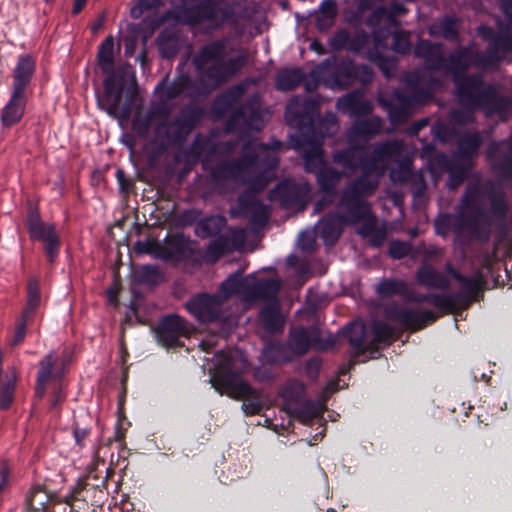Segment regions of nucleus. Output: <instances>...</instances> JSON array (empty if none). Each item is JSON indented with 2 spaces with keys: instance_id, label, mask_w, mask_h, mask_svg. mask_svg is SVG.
Segmentation results:
<instances>
[{
  "instance_id": "2",
  "label": "nucleus",
  "mask_w": 512,
  "mask_h": 512,
  "mask_svg": "<svg viewBox=\"0 0 512 512\" xmlns=\"http://www.w3.org/2000/svg\"><path fill=\"white\" fill-rule=\"evenodd\" d=\"M444 44L420 38L413 50L416 58L424 61L425 67L434 72L442 71L452 77L455 95L466 105L474 108H487L495 105L496 94L492 84H486L478 73L466 74L469 69L468 48L458 46L446 57Z\"/></svg>"
},
{
  "instance_id": "29",
  "label": "nucleus",
  "mask_w": 512,
  "mask_h": 512,
  "mask_svg": "<svg viewBox=\"0 0 512 512\" xmlns=\"http://www.w3.org/2000/svg\"><path fill=\"white\" fill-rule=\"evenodd\" d=\"M437 164L448 173V186L450 189L458 188L467 178L468 170L472 164H468L458 158H449L440 153L436 157Z\"/></svg>"
},
{
  "instance_id": "57",
  "label": "nucleus",
  "mask_w": 512,
  "mask_h": 512,
  "mask_svg": "<svg viewBox=\"0 0 512 512\" xmlns=\"http://www.w3.org/2000/svg\"><path fill=\"white\" fill-rule=\"evenodd\" d=\"M450 299L447 294H436V293H427V294H417L412 300L417 303H428L435 306L437 309L442 311L445 314H450Z\"/></svg>"
},
{
  "instance_id": "13",
  "label": "nucleus",
  "mask_w": 512,
  "mask_h": 512,
  "mask_svg": "<svg viewBox=\"0 0 512 512\" xmlns=\"http://www.w3.org/2000/svg\"><path fill=\"white\" fill-rule=\"evenodd\" d=\"M226 48V40H214L202 46L193 59L196 69L214 86L227 81L222 64Z\"/></svg>"
},
{
  "instance_id": "49",
  "label": "nucleus",
  "mask_w": 512,
  "mask_h": 512,
  "mask_svg": "<svg viewBox=\"0 0 512 512\" xmlns=\"http://www.w3.org/2000/svg\"><path fill=\"white\" fill-rule=\"evenodd\" d=\"M343 172L330 166H322L316 171V182L319 191H336L343 178Z\"/></svg>"
},
{
  "instance_id": "5",
  "label": "nucleus",
  "mask_w": 512,
  "mask_h": 512,
  "mask_svg": "<svg viewBox=\"0 0 512 512\" xmlns=\"http://www.w3.org/2000/svg\"><path fill=\"white\" fill-rule=\"evenodd\" d=\"M97 63L106 74L103 81V96L101 99L98 97V102L109 115H115L120 108L129 78L132 77L135 81L133 71L128 64L114 67V39L111 35L100 44Z\"/></svg>"
},
{
  "instance_id": "9",
  "label": "nucleus",
  "mask_w": 512,
  "mask_h": 512,
  "mask_svg": "<svg viewBox=\"0 0 512 512\" xmlns=\"http://www.w3.org/2000/svg\"><path fill=\"white\" fill-rule=\"evenodd\" d=\"M92 466L86 476L80 478L77 484L71 489L69 499L72 501H84L93 506H100L108 496V479L114 475V468L105 466V462Z\"/></svg>"
},
{
  "instance_id": "28",
  "label": "nucleus",
  "mask_w": 512,
  "mask_h": 512,
  "mask_svg": "<svg viewBox=\"0 0 512 512\" xmlns=\"http://www.w3.org/2000/svg\"><path fill=\"white\" fill-rule=\"evenodd\" d=\"M28 101L27 92L12 90L8 102L5 104L0 120L4 127L10 128L19 123L25 114Z\"/></svg>"
},
{
  "instance_id": "18",
  "label": "nucleus",
  "mask_w": 512,
  "mask_h": 512,
  "mask_svg": "<svg viewBox=\"0 0 512 512\" xmlns=\"http://www.w3.org/2000/svg\"><path fill=\"white\" fill-rule=\"evenodd\" d=\"M221 295L199 293L191 297L186 303V310L200 323H213L221 319Z\"/></svg>"
},
{
  "instance_id": "48",
  "label": "nucleus",
  "mask_w": 512,
  "mask_h": 512,
  "mask_svg": "<svg viewBox=\"0 0 512 512\" xmlns=\"http://www.w3.org/2000/svg\"><path fill=\"white\" fill-rule=\"evenodd\" d=\"M263 356L271 364H286L295 357L287 342L270 343L264 349Z\"/></svg>"
},
{
  "instance_id": "4",
  "label": "nucleus",
  "mask_w": 512,
  "mask_h": 512,
  "mask_svg": "<svg viewBox=\"0 0 512 512\" xmlns=\"http://www.w3.org/2000/svg\"><path fill=\"white\" fill-rule=\"evenodd\" d=\"M319 109L320 102L314 97L293 96L286 106V122L298 130L303 142H318L338 130L336 115L328 111L320 117Z\"/></svg>"
},
{
  "instance_id": "39",
  "label": "nucleus",
  "mask_w": 512,
  "mask_h": 512,
  "mask_svg": "<svg viewBox=\"0 0 512 512\" xmlns=\"http://www.w3.org/2000/svg\"><path fill=\"white\" fill-rule=\"evenodd\" d=\"M483 144L482 135L475 131L466 133L457 143V152L453 157L472 164L474 158L478 156L479 150Z\"/></svg>"
},
{
  "instance_id": "56",
  "label": "nucleus",
  "mask_w": 512,
  "mask_h": 512,
  "mask_svg": "<svg viewBox=\"0 0 512 512\" xmlns=\"http://www.w3.org/2000/svg\"><path fill=\"white\" fill-rule=\"evenodd\" d=\"M16 376L6 375L0 385V410L7 411L11 408L16 390Z\"/></svg>"
},
{
  "instance_id": "15",
  "label": "nucleus",
  "mask_w": 512,
  "mask_h": 512,
  "mask_svg": "<svg viewBox=\"0 0 512 512\" xmlns=\"http://www.w3.org/2000/svg\"><path fill=\"white\" fill-rule=\"evenodd\" d=\"M429 96V91L422 88L411 94L395 89L387 98L380 97L378 101L387 112L390 123L400 125L407 121L414 107Z\"/></svg>"
},
{
  "instance_id": "11",
  "label": "nucleus",
  "mask_w": 512,
  "mask_h": 512,
  "mask_svg": "<svg viewBox=\"0 0 512 512\" xmlns=\"http://www.w3.org/2000/svg\"><path fill=\"white\" fill-rule=\"evenodd\" d=\"M374 72L369 65L356 64L350 58H342L334 63L326 62L324 83L332 89H346L356 83L363 85L373 81Z\"/></svg>"
},
{
  "instance_id": "63",
  "label": "nucleus",
  "mask_w": 512,
  "mask_h": 512,
  "mask_svg": "<svg viewBox=\"0 0 512 512\" xmlns=\"http://www.w3.org/2000/svg\"><path fill=\"white\" fill-rule=\"evenodd\" d=\"M307 143L311 144L312 147L304 153V166L307 172H313L312 162H323V150L321 148L322 140H318V142Z\"/></svg>"
},
{
  "instance_id": "10",
  "label": "nucleus",
  "mask_w": 512,
  "mask_h": 512,
  "mask_svg": "<svg viewBox=\"0 0 512 512\" xmlns=\"http://www.w3.org/2000/svg\"><path fill=\"white\" fill-rule=\"evenodd\" d=\"M478 35L488 42L486 52L473 49L470 45L468 48V64L469 68L488 67L498 64L501 60L500 53L512 52V34L507 32H497L492 27L480 25L477 29Z\"/></svg>"
},
{
  "instance_id": "59",
  "label": "nucleus",
  "mask_w": 512,
  "mask_h": 512,
  "mask_svg": "<svg viewBox=\"0 0 512 512\" xmlns=\"http://www.w3.org/2000/svg\"><path fill=\"white\" fill-rule=\"evenodd\" d=\"M374 342L389 345L392 342L395 329L380 320H375L371 325Z\"/></svg>"
},
{
  "instance_id": "16",
  "label": "nucleus",
  "mask_w": 512,
  "mask_h": 512,
  "mask_svg": "<svg viewBox=\"0 0 512 512\" xmlns=\"http://www.w3.org/2000/svg\"><path fill=\"white\" fill-rule=\"evenodd\" d=\"M485 154L495 176L501 181L512 182V135L507 139L492 141Z\"/></svg>"
},
{
  "instance_id": "20",
  "label": "nucleus",
  "mask_w": 512,
  "mask_h": 512,
  "mask_svg": "<svg viewBox=\"0 0 512 512\" xmlns=\"http://www.w3.org/2000/svg\"><path fill=\"white\" fill-rule=\"evenodd\" d=\"M309 192L310 187L308 184H299L293 180L285 179L279 182L271 191V198L278 200L284 208L303 209Z\"/></svg>"
},
{
  "instance_id": "42",
  "label": "nucleus",
  "mask_w": 512,
  "mask_h": 512,
  "mask_svg": "<svg viewBox=\"0 0 512 512\" xmlns=\"http://www.w3.org/2000/svg\"><path fill=\"white\" fill-rule=\"evenodd\" d=\"M263 328L270 333H280L284 327V318L281 315L280 302L267 303L259 313Z\"/></svg>"
},
{
  "instance_id": "46",
  "label": "nucleus",
  "mask_w": 512,
  "mask_h": 512,
  "mask_svg": "<svg viewBox=\"0 0 512 512\" xmlns=\"http://www.w3.org/2000/svg\"><path fill=\"white\" fill-rule=\"evenodd\" d=\"M305 80V73L301 68L281 69L275 78L277 90L287 92L294 90Z\"/></svg>"
},
{
  "instance_id": "54",
  "label": "nucleus",
  "mask_w": 512,
  "mask_h": 512,
  "mask_svg": "<svg viewBox=\"0 0 512 512\" xmlns=\"http://www.w3.org/2000/svg\"><path fill=\"white\" fill-rule=\"evenodd\" d=\"M250 285L238 273L230 275L220 285V292L223 294L221 297L224 299L229 298L234 294L246 293L248 295V288Z\"/></svg>"
},
{
  "instance_id": "37",
  "label": "nucleus",
  "mask_w": 512,
  "mask_h": 512,
  "mask_svg": "<svg viewBox=\"0 0 512 512\" xmlns=\"http://www.w3.org/2000/svg\"><path fill=\"white\" fill-rule=\"evenodd\" d=\"M287 413L298 419L305 425L310 424L314 419L322 417L324 404L320 401L307 399L297 405H289L285 408Z\"/></svg>"
},
{
  "instance_id": "55",
  "label": "nucleus",
  "mask_w": 512,
  "mask_h": 512,
  "mask_svg": "<svg viewBox=\"0 0 512 512\" xmlns=\"http://www.w3.org/2000/svg\"><path fill=\"white\" fill-rule=\"evenodd\" d=\"M162 275L153 265H142L133 272V280L140 285H156L160 283Z\"/></svg>"
},
{
  "instance_id": "23",
  "label": "nucleus",
  "mask_w": 512,
  "mask_h": 512,
  "mask_svg": "<svg viewBox=\"0 0 512 512\" xmlns=\"http://www.w3.org/2000/svg\"><path fill=\"white\" fill-rule=\"evenodd\" d=\"M246 240L245 231L241 228H230L227 233L212 239L206 247L209 262H216L223 255L240 249Z\"/></svg>"
},
{
  "instance_id": "40",
  "label": "nucleus",
  "mask_w": 512,
  "mask_h": 512,
  "mask_svg": "<svg viewBox=\"0 0 512 512\" xmlns=\"http://www.w3.org/2000/svg\"><path fill=\"white\" fill-rule=\"evenodd\" d=\"M156 44L160 56L167 60L174 59L182 47L179 33L170 28H165L159 33Z\"/></svg>"
},
{
  "instance_id": "58",
  "label": "nucleus",
  "mask_w": 512,
  "mask_h": 512,
  "mask_svg": "<svg viewBox=\"0 0 512 512\" xmlns=\"http://www.w3.org/2000/svg\"><path fill=\"white\" fill-rule=\"evenodd\" d=\"M305 394V386L303 383H292L282 388L280 395L286 402V408L289 405H297L300 403Z\"/></svg>"
},
{
  "instance_id": "25",
  "label": "nucleus",
  "mask_w": 512,
  "mask_h": 512,
  "mask_svg": "<svg viewBox=\"0 0 512 512\" xmlns=\"http://www.w3.org/2000/svg\"><path fill=\"white\" fill-rule=\"evenodd\" d=\"M380 178L374 166L367 163L364 170L360 171V175L355 178L342 193L346 194V198L348 199H362L365 196H371L377 190Z\"/></svg>"
},
{
  "instance_id": "30",
  "label": "nucleus",
  "mask_w": 512,
  "mask_h": 512,
  "mask_svg": "<svg viewBox=\"0 0 512 512\" xmlns=\"http://www.w3.org/2000/svg\"><path fill=\"white\" fill-rule=\"evenodd\" d=\"M36 69V62L30 54L20 55L13 70L12 90L27 92Z\"/></svg>"
},
{
  "instance_id": "38",
  "label": "nucleus",
  "mask_w": 512,
  "mask_h": 512,
  "mask_svg": "<svg viewBox=\"0 0 512 512\" xmlns=\"http://www.w3.org/2000/svg\"><path fill=\"white\" fill-rule=\"evenodd\" d=\"M460 25L458 17L445 15L429 29V34L434 37L441 36L451 43H460Z\"/></svg>"
},
{
  "instance_id": "41",
  "label": "nucleus",
  "mask_w": 512,
  "mask_h": 512,
  "mask_svg": "<svg viewBox=\"0 0 512 512\" xmlns=\"http://www.w3.org/2000/svg\"><path fill=\"white\" fill-rule=\"evenodd\" d=\"M281 289V282L278 279H262L250 285L248 296L253 299L269 302L279 301L278 293Z\"/></svg>"
},
{
  "instance_id": "27",
  "label": "nucleus",
  "mask_w": 512,
  "mask_h": 512,
  "mask_svg": "<svg viewBox=\"0 0 512 512\" xmlns=\"http://www.w3.org/2000/svg\"><path fill=\"white\" fill-rule=\"evenodd\" d=\"M332 160L344 170L356 172L364 170L365 165L370 161V156L363 147L349 146L335 151Z\"/></svg>"
},
{
  "instance_id": "6",
  "label": "nucleus",
  "mask_w": 512,
  "mask_h": 512,
  "mask_svg": "<svg viewBox=\"0 0 512 512\" xmlns=\"http://www.w3.org/2000/svg\"><path fill=\"white\" fill-rule=\"evenodd\" d=\"M180 17L190 26L207 23L212 30L234 25L239 19L234 4L225 0H198L192 5L184 3Z\"/></svg>"
},
{
  "instance_id": "17",
  "label": "nucleus",
  "mask_w": 512,
  "mask_h": 512,
  "mask_svg": "<svg viewBox=\"0 0 512 512\" xmlns=\"http://www.w3.org/2000/svg\"><path fill=\"white\" fill-rule=\"evenodd\" d=\"M389 321L401 325L405 330L416 332L434 323L437 315L431 310H414L392 304L385 309Z\"/></svg>"
},
{
  "instance_id": "51",
  "label": "nucleus",
  "mask_w": 512,
  "mask_h": 512,
  "mask_svg": "<svg viewBox=\"0 0 512 512\" xmlns=\"http://www.w3.org/2000/svg\"><path fill=\"white\" fill-rule=\"evenodd\" d=\"M41 303V293L39 282L36 279H30L27 284V301L21 312L24 318L34 320L36 312Z\"/></svg>"
},
{
  "instance_id": "45",
  "label": "nucleus",
  "mask_w": 512,
  "mask_h": 512,
  "mask_svg": "<svg viewBox=\"0 0 512 512\" xmlns=\"http://www.w3.org/2000/svg\"><path fill=\"white\" fill-rule=\"evenodd\" d=\"M227 220L222 215H212L200 219L195 226L196 236L206 239L209 237L216 238L219 233L226 227Z\"/></svg>"
},
{
  "instance_id": "8",
  "label": "nucleus",
  "mask_w": 512,
  "mask_h": 512,
  "mask_svg": "<svg viewBox=\"0 0 512 512\" xmlns=\"http://www.w3.org/2000/svg\"><path fill=\"white\" fill-rule=\"evenodd\" d=\"M213 386L221 394L226 393L236 399H245L242 409L246 415H257L263 406L257 399V392L246 381L238 379V375L229 363L216 368L212 378Z\"/></svg>"
},
{
  "instance_id": "32",
  "label": "nucleus",
  "mask_w": 512,
  "mask_h": 512,
  "mask_svg": "<svg viewBox=\"0 0 512 512\" xmlns=\"http://www.w3.org/2000/svg\"><path fill=\"white\" fill-rule=\"evenodd\" d=\"M339 206L345 209L341 217L346 224H357L370 215V206L365 200L359 198L348 199L346 194L343 193Z\"/></svg>"
},
{
  "instance_id": "52",
  "label": "nucleus",
  "mask_w": 512,
  "mask_h": 512,
  "mask_svg": "<svg viewBox=\"0 0 512 512\" xmlns=\"http://www.w3.org/2000/svg\"><path fill=\"white\" fill-rule=\"evenodd\" d=\"M381 126L382 121L378 117L355 121L351 127L350 137L370 138L381 131Z\"/></svg>"
},
{
  "instance_id": "50",
  "label": "nucleus",
  "mask_w": 512,
  "mask_h": 512,
  "mask_svg": "<svg viewBox=\"0 0 512 512\" xmlns=\"http://www.w3.org/2000/svg\"><path fill=\"white\" fill-rule=\"evenodd\" d=\"M375 291L381 299H386L393 296H406L409 292V287L404 280L384 278L378 283Z\"/></svg>"
},
{
  "instance_id": "3",
  "label": "nucleus",
  "mask_w": 512,
  "mask_h": 512,
  "mask_svg": "<svg viewBox=\"0 0 512 512\" xmlns=\"http://www.w3.org/2000/svg\"><path fill=\"white\" fill-rule=\"evenodd\" d=\"M172 106L164 99L153 101L145 114H137L132 122L133 130L139 137H147L152 125L157 121L155 133L164 137L168 145L181 146L202 121L205 111L196 104L182 107L178 114L169 120Z\"/></svg>"
},
{
  "instance_id": "44",
  "label": "nucleus",
  "mask_w": 512,
  "mask_h": 512,
  "mask_svg": "<svg viewBox=\"0 0 512 512\" xmlns=\"http://www.w3.org/2000/svg\"><path fill=\"white\" fill-rule=\"evenodd\" d=\"M337 107L344 113H349L352 116L367 115L371 108L361 95L351 92L341 97L337 101Z\"/></svg>"
},
{
  "instance_id": "14",
  "label": "nucleus",
  "mask_w": 512,
  "mask_h": 512,
  "mask_svg": "<svg viewBox=\"0 0 512 512\" xmlns=\"http://www.w3.org/2000/svg\"><path fill=\"white\" fill-rule=\"evenodd\" d=\"M262 128L263 118L260 111V97L253 94L232 111L225 123L224 130L227 133L248 136L254 131H261Z\"/></svg>"
},
{
  "instance_id": "24",
  "label": "nucleus",
  "mask_w": 512,
  "mask_h": 512,
  "mask_svg": "<svg viewBox=\"0 0 512 512\" xmlns=\"http://www.w3.org/2000/svg\"><path fill=\"white\" fill-rule=\"evenodd\" d=\"M287 344L295 356L305 355L312 345L317 349L328 347V345H323L318 328H305L304 326H296L290 329ZM331 345L329 344V346Z\"/></svg>"
},
{
  "instance_id": "21",
  "label": "nucleus",
  "mask_w": 512,
  "mask_h": 512,
  "mask_svg": "<svg viewBox=\"0 0 512 512\" xmlns=\"http://www.w3.org/2000/svg\"><path fill=\"white\" fill-rule=\"evenodd\" d=\"M405 152L403 141L399 139H391L376 143L373 146L370 156L369 165H373L378 171V177H382L389 162H399Z\"/></svg>"
},
{
  "instance_id": "7",
  "label": "nucleus",
  "mask_w": 512,
  "mask_h": 512,
  "mask_svg": "<svg viewBox=\"0 0 512 512\" xmlns=\"http://www.w3.org/2000/svg\"><path fill=\"white\" fill-rule=\"evenodd\" d=\"M194 244L183 232L167 233L162 242L149 243L147 252L164 262L178 264L185 261L201 265L204 260L203 252Z\"/></svg>"
},
{
  "instance_id": "36",
  "label": "nucleus",
  "mask_w": 512,
  "mask_h": 512,
  "mask_svg": "<svg viewBox=\"0 0 512 512\" xmlns=\"http://www.w3.org/2000/svg\"><path fill=\"white\" fill-rule=\"evenodd\" d=\"M239 206L243 214L248 216L249 225L252 229H260L267 224L270 212L261 201L240 198Z\"/></svg>"
},
{
  "instance_id": "1",
  "label": "nucleus",
  "mask_w": 512,
  "mask_h": 512,
  "mask_svg": "<svg viewBox=\"0 0 512 512\" xmlns=\"http://www.w3.org/2000/svg\"><path fill=\"white\" fill-rule=\"evenodd\" d=\"M462 205L469 212L467 216L455 217L445 213L434 223L438 235L445 236L453 230L459 236L466 228L472 238L486 243L492 235V227L503 229L510 213L506 192L493 181L474 182L467 185Z\"/></svg>"
},
{
  "instance_id": "31",
  "label": "nucleus",
  "mask_w": 512,
  "mask_h": 512,
  "mask_svg": "<svg viewBox=\"0 0 512 512\" xmlns=\"http://www.w3.org/2000/svg\"><path fill=\"white\" fill-rule=\"evenodd\" d=\"M257 162L258 155L256 153H245L239 159L220 163L215 167L213 174L215 177L236 178Z\"/></svg>"
},
{
  "instance_id": "26",
  "label": "nucleus",
  "mask_w": 512,
  "mask_h": 512,
  "mask_svg": "<svg viewBox=\"0 0 512 512\" xmlns=\"http://www.w3.org/2000/svg\"><path fill=\"white\" fill-rule=\"evenodd\" d=\"M457 282L461 285V290L453 294H447L448 297H451L450 308L452 313L457 307L467 308L477 301L478 293L481 290V280L479 278L468 277L462 274Z\"/></svg>"
},
{
  "instance_id": "62",
  "label": "nucleus",
  "mask_w": 512,
  "mask_h": 512,
  "mask_svg": "<svg viewBox=\"0 0 512 512\" xmlns=\"http://www.w3.org/2000/svg\"><path fill=\"white\" fill-rule=\"evenodd\" d=\"M57 363V359L54 354L49 353L41 359L39 362V370L36 379L41 382H49L53 376V370Z\"/></svg>"
},
{
  "instance_id": "34",
  "label": "nucleus",
  "mask_w": 512,
  "mask_h": 512,
  "mask_svg": "<svg viewBox=\"0 0 512 512\" xmlns=\"http://www.w3.org/2000/svg\"><path fill=\"white\" fill-rule=\"evenodd\" d=\"M194 82L192 78L187 74H181L176 76L170 83H166V80H162L157 84L155 91H162V95L159 99L169 101L178 98L180 95L192 90Z\"/></svg>"
},
{
  "instance_id": "43",
  "label": "nucleus",
  "mask_w": 512,
  "mask_h": 512,
  "mask_svg": "<svg viewBox=\"0 0 512 512\" xmlns=\"http://www.w3.org/2000/svg\"><path fill=\"white\" fill-rule=\"evenodd\" d=\"M51 495L45 486L36 484L26 495V512H45L48 509Z\"/></svg>"
},
{
  "instance_id": "22",
  "label": "nucleus",
  "mask_w": 512,
  "mask_h": 512,
  "mask_svg": "<svg viewBox=\"0 0 512 512\" xmlns=\"http://www.w3.org/2000/svg\"><path fill=\"white\" fill-rule=\"evenodd\" d=\"M492 89L494 90V93L496 94V102L495 105L492 107L487 108H474L469 105H466L463 103L459 96H457L460 104L465 108V110H452L450 112V120L453 124L459 125V126H465L474 120L473 112L475 111H483L487 115H500L504 116L506 115L511 107H512V100L509 97L500 95L496 88L492 85Z\"/></svg>"
},
{
  "instance_id": "61",
  "label": "nucleus",
  "mask_w": 512,
  "mask_h": 512,
  "mask_svg": "<svg viewBox=\"0 0 512 512\" xmlns=\"http://www.w3.org/2000/svg\"><path fill=\"white\" fill-rule=\"evenodd\" d=\"M431 132L434 138L441 143L449 142L458 133L455 127H452L443 121H436L431 128Z\"/></svg>"
},
{
  "instance_id": "12",
  "label": "nucleus",
  "mask_w": 512,
  "mask_h": 512,
  "mask_svg": "<svg viewBox=\"0 0 512 512\" xmlns=\"http://www.w3.org/2000/svg\"><path fill=\"white\" fill-rule=\"evenodd\" d=\"M24 225L31 241L43 242L46 259L53 264L61 249V240L55 225L44 222L38 207L33 205L28 207Z\"/></svg>"
},
{
  "instance_id": "53",
  "label": "nucleus",
  "mask_w": 512,
  "mask_h": 512,
  "mask_svg": "<svg viewBox=\"0 0 512 512\" xmlns=\"http://www.w3.org/2000/svg\"><path fill=\"white\" fill-rule=\"evenodd\" d=\"M337 16V4L334 0H323L320 12L316 16V27L320 31H326L333 26Z\"/></svg>"
},
{
  "instance_id": "35",
  "label": "nucleus",
  "mask_w": 512,
  "mask_h": 512,
  "mask_svg": "<svg viewBox=\"0 0 512 512\" xmlns=\"http://www.w3.org/2000/svg\"><path fill=\"white\" fill-rule=\"evenodd\" d=\"M415 279L419 285L430 289L447 290L450 288L449 279L428 263H423L418 267Z\"/></svg>"
},
{
  "instance_id": "19",
  "label": "nucleus",
  "mask_w": 512,
  "mask_h": 512,
  "mask_svg": "<svg viewBox=\"0 0 512 512\" xmlns=\"http://www.w3.org/2000/svg\"><path fill=\"white\" fill-rule=\"evenodd\" d=\"M155 332L159 344L166 348L184 346L181 338L190 335L187 321L176 314L163 316Z\"/></svg>"
},
{
  "instance_id": "64",
  "label": "nucleus",
  "mask_w": 512,
  "mask_h": 512,
  "mask_svg": "<svg viewBox=\"0 0 512 512\" xmlns=\"http://www.w3.org/2000/svg\"><path fill=\"white\" fill-rule=\"evenodd\" d=\"M369 40L368 32L363 29L356 30L353 35H350L348 51L359 53L368 45Z\"/></svg>"
},
{
  "instance_id": "33",
  "label": "nucleus",
  "mask_w": 512,
  "mask_h": 512,
  "mask_svg": "<svg viewBox=\"0 0 512 512\" xmlns=\"http://www.w3.org/2000/svg\"><path fill=\"white\" fill-rule=\"evenodd\" d=\"M343 224H346L338 212H330L325 215L318 224L319 236L326 245H334L343 232Z\"/></svg>"
},
{
  "instance_id": "60",
  "label": "nucleus",
  "mask_w": 512,
  "mask_h": 512,
  "mask_svg": "<svg viewBox=\"0 0 512 512\" xmlns=\"http://www.w3.org/2000/svg\"><path fill=\"white\" fill-rule=\"evenodd\" d=\"M410 32L406 30H396L392 33V46L393 52L406 55L411 51L412 44L410 40Z\"/></svg>"
},
{
  "instance_id": "47",
  "label": "nucleus",
  "mask_w": 512,
  "mask_h": 512,
  "mask_svg": "<svg viewBox=\"0 0 512 512\" xmlns=\"http://www.w3.org/2000/svg\"><path fill=\"white\" fill-rule=\"evenodd\" d=\"M344 334L347 337L349 344L355 348L354 357H360L367 353L365 347V326L362 323H349L344 327Z\"/></svg>"
}]
</instances>
